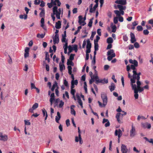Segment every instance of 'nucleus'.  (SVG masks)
<instances>
[{
    "instance_id": "obj_40",
    "label": "nucleus",
    "mask_w": 153,
    "mask_h": 153,
    "mask_svg": "<svg viewBox=\"0 0 153 153\" xmlns=\"http://www.w3.org/2000/svg\"><path fill=\"white\" fill-rule=\"evenodd\" d=\"M134 96L135 98L136 99H137L138 98V96H139L138 94V91H134Z\"/></svg>"
},
{
    "instance_id": "obj_7",
    "label": "nucleus",
    "mask_w": 153,
    "mask_h": 153,
    "mask_svg": "<svg viewBox=\"0 0 153 153\" xmlns=\"http://www.w3.org/2000/svg\"><path fill=\"white\" fill-rule=\"evenodd\" d=\"M8 137L7 135L3 134L0 132V140L5 142L8 140Z\"/></svg>"
},
{
    "instance_id": "obj_2",
    "label": "nucleus",
    "mask_w": 153,
    "mask_h": 153,
    "mask_svg": "<svg viewBox=\"0 0 153 153\" xmlns=\"http://www.w3.org/2000/svg\"><path fill=\"white\" fill-rule=\"evenodd\" d=\"M57 7L56 6L54 7L53 8V12L54 13H56V17L58 19H60V15L61 13V9L60 8L57 10Z\"/></svg>"
},
{
    "instance_id": "obj_62",
    "label": "nucleus",
    "mask_w": 153,
    "mask_h": 153,
    "mask_svg": "<svg viewBox=\"0 0 153 153\" xmlns=\"http://www.w3.org/2000/svg\"><path fill=\"white\" fill-rule=\"evenodd\" d=\"M40 2V1L39 0H35L34 1V4L35 5L39 4Z\"/></svg>"
},
{
    "instance_id": "obj_52",
    "label": "nucleus",
    "mask_w": 153,
    "mask_h": 153,
    "mask_svg": "<svg viewBox=\"0 0 153 153\" xmlns=\"http://www.w3.org/2000/svg\"><path fill=\"white\" fill-rule=\"evenodd\" d=\"M74 54H71L70 56L69 60L71 61H72L74 59Z\"/></svg>"
},
{
    "instance_id": "obj_12",
    "label": "nucleus",
    "mask_w": 153,
    "mask_h": 153,
    "mask_svg": "<svg viewBox=\"0 0 153 153\" xmlns=\"http://www.w3.org/2000/svg\"><path fill=\"white\" fill-rule=\"evenodd\" d=\"M38 104L37 103H35L33 104L32 107V108L29 109V112L33 113V110L37 108L38 107Z\"/></svg>"
},
{
    "instance_id": "obj_22",
    "label": "nucleus",
    "mask_w": 153,
    "mask_h": 153,
    "mask_svg": "<svg viewBox=\"0 0 153 153\" xmlns=\"http://www.w3.org/2000/svg\"><path fill=\"white\" fill-rule=\"evenodd\" d=\"M110 90L111 91H112L114 90L115 88V86L113 83H111V85L109 86L108 87Z\"/></svg>"
},
{
    "instance_id": "obj_5",
    "label": "nucleus",
    "mask_w": 153,
    "mask_h": 153,
    "mask_svg": "<svg viewBox=\"0 0 153 153\" xmlns=\"http://www.w3.org/2000/svg\"><path fill=\"white\" fill-rule=\"evenodd\" d=\"M130 81L131 85V86L132 90H134V91H137V86L135 84H133L135 82V80L132 78H131V79H130Z\"/></svg>"
},
{
    "instance_id": "obj_55",
    "label": "nucleus",
    "mask_w": 153,
    "mask_h": 153,
    "mask_svg": "<svg viewBox=\"0 0 153 153\" xmlns=\"http://www.w3.org/2000/svg\"><path fill=\"white\" fill-rule=\"evenodd\" d=\"M42 110L43 113V116L44 117L46 115V114H47V111H46L45 110V109H42Z\"/></svg>"
},
{
    "instance_id": "obj_13",
    "label": "nucleus",
    "mask_w": 153,
    "mask_h": 153,
    "mask_svg": "<svg viewBox=\"0 0 153 153\" xmlns=\"http://www.w3.org/2000/svg\"><path fill=\"white\" fill-rule=\"evenodd\" d=\"M79 21L78 22L79 25H82V26H84L86 24V23L84 21H82L83 18L82 16H78Z\"/></svg>"
},
{
    "instance_id": "obj_11",
    "label": "nucleus",
    "mask_w": 153,
    "mask_h": 153,
    "mask_svg": "<svg viewBox=\"0 0 153 153\" xmlns=\"http://www.w3.org/2000/svg\"><path fill=\"white\" fill-rule=\"evenodd\" d=\"M141 125L142 127L144 128H147L148 129H149L151 127V124L147 122H146L145 123H141Z\"/></svg>"
},
{
    "instance_id": "obj_28",
    "label": "nucleus",
    "mask_w": 153,
    "mask_h": 153,
    "mask_svg": "<svg viewBox=\"0 0 153 153\" xmlns=\"http://www.w3.org/2000/svg\"><path fill=\"white\" fill-rule=\"evenodd\" d=\"M108 56L107 57V59L108 61H111L112 59L115 57L116 56L115 54H113L112 55H108Z\"/></svg>"
},
{
    "instance_id": "obj_23",
    "label": "nucleus",
    "mask_w": 153,
    "mask_h": 153,
    "mask_svg": "<svg viewBox=\"0 0 153 153\" xmlns=\"http://www.w3.org/2000/svg\"><path fill=\"white\" fill-rule=\"evenodd\" d=\"M61 22L59 21L58 22L56 23L55 27L56 29H59L61 27Z\"/></svg>"
},
{
    "instance_id": "obj_41",
    "label": "nucleus",
    "mask_w": 153,
    "mask_h": 153,
    "mask_svg": "<svg viewBox=\"0 0 153 153\" xmlns=\"http://www.w3.org/2000/svg\"><path fill=\"white\" fill-rule=\"evenodd\" d=\"M84 88L85 89V92L86 93H87V85L86 83L85 82L84 83Z\"/></svg>"
},
{
    "instance_id": "obj_9",
    "label": "nucleus",
    "mask_w": 153,
    "mask_h": 153,
    "mask_svg": "<svg viewBox=\"0 0 153 153\" xmlns=\"http://www.w3.org/2000/svg\"><path fill=\"white\" fill-rule=\"evenodd\" d=\"M120 114V113H117L116 115V118L119 123H122L123 122V117L120 116L119 115Z\"/></svg>"
},
{
    "instance_id": "obj_36",
    "label": "nucleus",
    "mask_w": 153,
    "mask_h": 153,
    "mask_svg": "<svg viewBox=\"0 0 153 153\" xmlns=\"http://www.w3.org/2000/svg\"><path fill=\"white\" fill-rule=\"evenodd\" d=\"M136 80H137L136 82L137 87V88H140V85H141V82L139 81L140 79L138 80V79H136Z\"/></svg>"
},
{
    "instance_id": "obj_8",
    "label": "nucleus",
    "mask_w": 153,
    "mask_h": 153,
    "mask_svg": "<svg viewBox=\"0 0 153 153\" xmlns=\"http://www.w3.org/2000/svg\"><path fill=\"white\" fill-rule=\"evenodd\" d=\"M137 66H135V65H127L126 70L128 72H129L131 69L133 70V71H136V67Z\"/></svg>"
},
{
    "instance_id": "obj_48",
    "label": "nucleus",
    "mask_w": 153,
    "mask_h": 153,
    "mask_svg": "<svg viewBox=\"0 0 153 153\" xmlns=\"http://www.w3.org/2000/svg\"><path fill=\"white\" fill-rule=\"evenodd\" d=\"M116 15L117 16H120V12L118 10H115L114 11Z\"/></svg>"
},
{
    "instance_id": "obj_45",
    "label": "nucleus",
    "mask_w": 153,
    "mask_h": 153,
    "mask_svg": "<svg viewBox=\"0 0 153 153\" xmlns=\"http://www.w3.org/2000/svg\"><path fill=\"white\" fill-rule=\"evenodd\" d=\"M96 33V32H92L91 36L90 37V39L91 40H93L94 35Z\"/></svg>"
},
{
    "instance_id": "obj_19",
    "label": "nucleus",
    "mask_w": 153,
    "mask_h": 153,
    "mask_svg": "<svg viewBox=\"0 0 153 153\" xmlns=\"http://www.w3.org/2000/svg\"><path fill=\"white\" fill-rule=\"evenodd\" d=\"M76 96L78 102V103L81 106V107L82 108V100L81 99L80 97L78 94H76Z\"/></svg>"
},
{
    "instance_id": "obj_1",
    "label": "nucleus",
    "mask_w": 153,
    "mask_h": 153,
    "mask_svg": "<svg viewBox=\"0 0 153 153\" xmlns=\"http://www.w3.org/2000/svg\"><path fill=\"white\" fill-rule=\"evenodd\" d=\"M94 81H95V83L97 84L99 83H102V84L107 83L108 82L107 79L105 78L103 79H100L97 75H93L92 77Z\"/></svg>"
},
{
    "instance_id": "obj_44",
    "label": "nucleus",
    "mask_w": 153,
    "mask_h": 153,
    "mask_svg": "<svg viewBox=\"0 0 153 153\" xmlns=\"http://www.w3.org/2000/svg\"><path fill=\"white\" fill-rule=\"evenodd\" d=\"M140 119H142L143 120L146 119V118L144 116H140V115H138L137 116V120L138 121L140 120Z\"/></svg>"
},
{
    "instance_id": "obj_16",
    "label": "nucleus",
    "mask_w": 153,
    "mask_h": 153,
    "mask_svg": "<svg viewBox=\"0 0 153 153\" xmlns=\"http://www.w3.org/2000/svg\"><path fill=\"white\" fill-rule=\"evenodd\" d=\"M55 100V97L54 93H52L50 95V98L49 101L50 102L51 105H52L53 103V102Z\"/></svg>"
},
{
    "instance_id": "obj_37",
    "label": "nucleus",
    "mask_w": 153,
    "mask_h": 153,
    "mask_svg": "<svg viewBox=\"0 0 153 153\" xmlns=\"http://www.w3.org/2000/svg\"><path fill=\"white\" fill-rule=\"evenodd\" d=\"M67 64V65H70L71 66H73L74 65V63L72 62V61L69 60V59H68Z\"/></svg>"
},
{
    "instance_id": "obj_18",
    "label": "nucleus",
    "mask_w": 153,
    "mask_h": 153,
    "mask_svg": "<svg viewBox=\"0 0 153 153\" xmlns=\"http://www.w3.org/2000/svg\"><path fill=\"white\" fill-rule=\"evenodd\" d=\"M51 1L52 3L54 5H56L57 3L58 6H59L61 4V3L59 1V0H51Z\"/></svg>"
},
{
    "instance_id": "obj_49",
    "label": "nucleus",
    "mask_w": 153,
    "mask_h": 153,
    "mask_svg": "<svg viewBox=\"0 0 153 153\" xmlns=\"http://www.w3.org/2000/svg\"><path fill=\"white\" fill-rule=\"evenodd\" d=\"M45 36V34H37V37L39 38L40 37L41 38H43Z\"/></svg>"
},
{
    "instance_id": "obj_29",
    "label": "nucleus",
    "mask_w": 153,
    "mask_h": 153,
    "mask_svg": "<svg viewBox=\"0 0 153 153\" xmlns=\"http://www.w3.org/2000/svg\"><path fill=\"white\" fill-rule=\"evenodd\" d=\"M60 70L61 71H62L65 69V66L62 63H60L59 64Z\"/></svg>"
},
{
    "instance_id": "obj_32",
    "label": "nucleus",
    "mask_w": 153,
    "mask_h": 153,
    "mask_svg": "<svg viewBox=\"0 0 153 153\" xmlns=\"http://www.w3.org/2000/svg\"><path fill=\"white\" fill-rule=\"evenodd\" d=\"M113 54H115V53L114 52V51L113 49L110 50L108 51L107 53V55H111Z\"/></svg>"
},
{
    "instance_id": "obj_33",
    "label": "nucleus",
    "mask_w": 153,
    "mask_h": 153,
    "mask_svg": "<svg viewBox=\"0 0 153 153\" xmlns=\"http://www.w3.org/2000/svg\"><path fill=\"white\" fill-rule=\"evenodd\" d=\"M56 87H58L57 83L55 82L54 83L52 87L51 88V90L52 91H53L54 90L55 88Z\"/></svg>"
},
{
    "instance_id": "obj_43",
    "label": "nucleus",
    "mask_w": 153,
    "mask_h": 153,
    "mask_svg": "<svg viewBox=\"0 0 153 153\" xmlns=\"http://www.w3.org/2000/svg\"><path fill=\"white\" fill-rule=\"evenodd\" d=\"M94 50L95 51H98V43H94Z\"/></svg>"
},
{
    "instance_id": "obj_47",
    "label": "nucleus",
    "mask_w": 153,
    "mask_h": 153,
    "mask_svg": "<svg viewBox=\"0 0 153 153\" xmlns=\"http://www.w3.org/2000/svg\"><path fill=\"white\" fill-rule=\"evenodd\" d=\"M55 15H56V13H54L53 12V13H51V17L53 22L55 21Z\"/></svg>"
},
{
    "instance_id": "obj_46",
    "label": "nucleus",
    "mask_w": 153,
    "mask_h": 153,
    "mask_svg": "<svg viewBox=\"0 0 153 153\" xmlns=\"http://www.w3.org/2000/svg\"><path fill=\"white\" fill-rule=\"evenodd\" d=\"M73 47V50H74L76 52L78 50V46L77 45H74Z\"/></svg>"
},
{
    "instance_id": "obj_51",
    "label": "nucleus",
    "mask_w": 153,
    "mask_h": 153,
    "mask_svg": "<svg viewBox=\"0 0 153 153\" xmlns=\"http://www.w3.org/2000/svg\"><path fill=\"white\" fill-rule=\"evenodd\" d=\"M100 38L99 36H96V39H95L94 40V43H98V41L100 39Z\"/></svg>"
},
{
    "instance_id": "obj_4",
    "label": "nucleus",
    "mask_w": 153,
    "mask_h": 153,
    "mask_svg": "<svg viewBox=\"0 0 153 153\" xmlns=\"http://www.w3.org/2000/svg\"><path fill=\"white\" fill-rule=\"evenodd\" d=\"M133 74L132 77L133 79L136 80V79H138V80L140 79V75L141 74L140 72L137 73L136 71H132Z\"/></svg>"
},
{
    "instance_id": "obj_14",
    "label": "nucleus",
    "mask_w": 153,
    "mask_h": 153,
    "mask_svg": "<svg viewBox=\"0 0 153 153\" xmlns=\"http://www.w3.org/2000/svg\"><path fill=\"white\" fill-rule=\"evenodd\" d=\"M121 151L122 153H127L128 151L126 146L124 144H122L121 146Z\"/></svg>"
},
{
    "instance_id": "obj_54",
    "label": "nucleus",
    "mask_w": 153,
    "mask_h": 153,
    "mask_svg": "<svg viewBox=\"0 0 153 153\" xmlns=\"http://www.w3.org/2000/svg\"><path fill=\"white\" fill-rule=\"evenodd\" d=\"M73 47L69 45L68 47V50L69 53H71L73 50Z\"/></svg>"
},
{
    "instance_id": "obj_38",
    "label": "nucleus",
    "mask_w": 153,
    "mask_h": 153,
    "mask_svg": "<svg viewBox=\"0 0 153 153\" xmlns=\"http://www.w3.org/2000/svg\"><path fill=\"white\" fill-rule=\"evenodd\" d=\"M94 19V18H92L90 20L89 23L88 24V26L90 27H91L92 25V24L93 23V20Z\"/></svg>"
},
{
    "instance_id": "obj_53",
    "label": "nucleus",
    "mask_w": 153,
    "mask_h": 153,
    "mask_svg": "<svg viewBox=\"0 0 153 153\" xmlns=\"http://www.w3.org/2000/svg\"><path fill=\"white\" fill-rule=\"evenodd\" d=\"M123 40L125 42H126L128 40V38L126 35H125L123 36Z\"/></svg>"
},
{
    "instance_id": "obj_59",
    "label": "nucleus",
    "mask_w": 153,
    "mask_h": 153,
    "mask_svg": "<svg viewBox=\"0 0 153 153\" xmlns=\"http://www.w3.org/2000/svg\"><path fill=\"white\" fill-rule=\"evenodd\" d=\"M149 31L147 30H143V33L145 35H147L149 33Z\"/></svg>"
},
{
    "instance_id": "obj_15",
    "label": "nucleus",
    "mask_w": 153,
    "mask_h": 153,
    "mask_svg": "<svg viewBox=\"0 0 153 153\" xmlns=\"http://www.w3.org/2000/svg\"><path fill=\"white\" fill-rule=\"evenodd\" d=\"M53 42L54 44H58L59 42L58 34H55L53 38Z\"/></svg>"
},
{
    "instance_id": "obj_64",
    "label": "nucleus",
    "mask_w": 153,
    "mask_h": 153,
    "mask_svg": "<svg viewBox=\"0 0 153 153\" xmlns=\"http://www.w3.org/2000/svg\"><path fill=\"white\" fill-rule=\"evenodd\" d=\"M148 22L149 24H151L153 27V19L149 20L148 21Z\"/></svg>"
},
{
    "instance_id": "obj_39",
    "label": "nucleus",
    "mask_w": 153,
    "mask_h": 153,
    "mask_svg": "<svg viewBox=\"0 0 153 153\" xmlns=\"http://www.w3.org/2000/svg\"><path fill=\"white\" fill-rule=\"evenodd\" d=\"M49 55L48 54V53L46 52L45 54V59L46 60H47L48 62H50V59H49Z\"/></svg>"
},
{
    "instance_id": "obj_17",
    "label": "nucleus",
    "mask_w": 153,
    "mask_h": 153,
    "mask_svg": "<svg viewBox=\"0 0 153 153\" xmlns=\"http://www.w3.org/2000/svg\"><path fill=\"white\" fill-rule=\"evenodd\" d=\"M115 3L120 4V5H125L126 4V0H116L115 1Z\"/></svg>"
},
{
    "instance_id": "obj_63",
    "label": "nucleus",
    "mask_w": 153,
    "mask_h": 153,
    "mask_svg": "<svg viewBox=\"0 0 153 153\" xmlns=\"http://www.w3.org/2000/svg\"><path fill=\"white\" fill-rule=\"evenodd\" d=\"M150 57L151 58V59L149 61L150 62L152 63L153 64V54H150Z\"/></svg>"
},
{
    "instance_id": "obj_30",
    "label": "nucleus",
    "mask_w": 153,
    "mask_h": 153,
    "mask_svg": "<svg viewBox=\"0 0 153 153\" xmlns=\"http://www.w3.org/2000/svg\"><path fill=\"white\" fill-rule=\"evenodd\" d=\"M113 40L111 37H109L107 39V42L108 44H111L113 43Z\"/></svg>"
},
{
    "instance_id": "obj_60",
    "label": "nucleus",
    "mask_w": 153,
    "mask_h": 153,
    "mask_svg": "<svg viewBox=\"0 0 153 153\" xmlns=\"http://www.w3.org/2000/svg\"><path fill=\"white\" fill-rule=\"evenodd\" d=\"M24 122L25 125H30V123L28 120L27 121L26 120H24Z\"/></svg>"
},
{
    "instance_id": "obj_42",
    "label": "nucleus",
    "mask_w": 153,
    "mask_h": 153,
    "mask_svg": "<svg viewBox=\"0 0 153 153\" xmlns=\"http://www.w3.org/2000/svg\"><path fill=\"white\" fill-rule=\"evenodd\" d=\"M137 31H142L143 30V27L140 25L138 26L137 27Z\"/></svg>"
},
{
    "instance_id": "obj_57",
    "label": "nucleus",
    "mask_w": 153,
    "mask_h": 153,
    "mask_svg": "<svg viewBox=\"0 0 153 153\" xmlns=\"http://www.w3.org/2000/svg\"><path fill=\"white\" fill-rule=\"evenodd\" d=\"M71 82H73V84H74V85H77L78 83V80L76 79L75 80H72L71 81Z\"/></svg>"
},
{
    "instance_id": "obj_31",
    "label": "nucleus",
    "mask_w": 153,
    "mask_h": 153,
    "mask_svg": "<svg viewBox=\"0 0 153 153\" xmlns=\"http://www.w3.org/2000/svg\"><path fill=\"white\" fill-rule=\"evenodd\" d=\"M64 102L62 100L59 101L58 107L59 108H62L64 105Z\"/></svg>"
},
{
    "instance_id": "obj_27",
    "label": "nucleus",
    "mask_w": 153,
    "mask_h": 153,
    "mask_svg": "<svg viewBox=\"0 0 153 153\" xmlns=\"http://www.w3.org/2000/svg\"><path fill=\"white\" fill-rule=\"evenodd\" d=\"M111 27L112 29V32L115 33L117 30V27L115 25H113V23H112L111 25Z\"/></svg>"
},
{
    "instance_id": "obj_10",
    "label": "nucleus",
    "mask_w": 153,
    "mask_h": 153,
    "mask_svg": "<svg viewBox=\"0 0 153 153\" xmlns=\"http://www.w3.org/2000/svg\"><path fill=\"white\" fill-rule=\"evenodd\" d=\"M114 134L115 136H117L119 139L122 135V131L120 129H116L115 131Z\"/></svg>"
},
{
    "instance_id": "obj_58",
    "label": "nucleus",
    "mask_w": 153,
    "mask_h": 153,
    "mask_svg": "<svg viewBox=\"0 0 153 153\" xmlns=\"http://www.w3.org/2000/svg\"><path fill=\"white\" fill-rule=\"evenodd\" d=\"M71 114H73L74 116L76 115V112L74 109H71Z\"/></svg>"
},
{
    "instance_id": "obj_26",
    "label": "nucleus",
    "mask_w": 153,
    "mask_h": 153,
    "mask_svg": "<svg viewBox=\"0 0 153 153\" xmlns=\"http://www.w3.org/2000/svg\"><path fill=\"white\" fill-rule=\"evenodd\" d=\"M41 26L44 29L46 30V28L44 26V23L45 22V20L44 18H42L41 20Z\"/></svg>"
},
{
    "instance_id": "obj_61",
    "label": "nucleus",
    "mask_w": 153,
    "mask_h": 153,
    "mask_svg": "<svg viewBox=\"0 0 153 153\" xmlns=\"http://www.w3.org/2000/svg\"><path fill=\"white\" fill-rule=\"evenodd\" d=\"M64 85L67 87L68 86V82L66 79H65L64 81Z\"/></svg>"
},
{
    "instance_id": "obj_3",
    "label": "nucleus",
    "mask_w": 153,
    "mask_h": 153,
    "mask_svg": "<svg viewBox=\"0 0 153 153\" xmlns=\"http://www.w3.org/2000/svg\"><path fill=\"white\" fill-rule=\"evenodd\" d=\"M101 96L104 106H106L108 102V97L106 94L105 93L102 92L101 94Z\"/></svg>"
},
{
    "instance_id": "obj_25",
    "label": "nucleus",
    "mask_w": 153,
    "mask_h": 153,
    "mask_svg": "<svg viewBox=\"0 0 153 153\" xmlns=\"http://www.w3.org/2000/svg\"><path fill=\"white\" fill-rule=\"evenodd\" d=\"M87 42L86 48L91 49V44L89 39H87Z\"/></svg>"
},
{
    "instance_id": "obj_20",
    "label": "nucleus",
    "mask_w": 153,
    "mask_h": 153,
    "mask_svg": "<svg viewBox=\"0 0 153 153\" xmlns=\"http://www.w3.org/2000/svg\"><path fill=\"white\" fill-rule=\"evenodd\" d=\"M57 116L55 117V121L57 123H59V120H60L61 118V115L60 113L58 111L57 112Z\"/></svg>"
},
{
    "instance_id": "obj_34",
    "label": "nucleus",
    "mask_w": 153,
    "mask_h": 153,
    "mask_svg": "<svg viewBox=\"0 0 153 153\" xmlns=\"http://www.w3.org/2000/svg\"><path fill=\"white\" fill-rule=\"evenodd\" d=\"M19 18L21 19H26L27 18V14L26 15H20L19 16Z\"/></svg>"
},
{
    "instance_id": "obj_56",
    "label": "nucleus",
    "mask_w": 153,
    "mask_h": 153,
    "mask_svg": "<svg viewBox=\"0 0 153 153\" xmlns=\"http://www.w3.org/2000/svg\"><path fill=\"white\" fill-rule=\"evenodd\" d=\"M134 47L136 48H138L140 47V45L138 43L135 42L134 44Z\"/></svg>"
},
{
    "instance_id": "obj_35",
    "label": "nucleus",
    "mask_w": 153,
    "mask_h": 153,
    "mask_svg": "<svg viewBox=\"0 0 153 153\" xmlns=\"http://www.w3.org/2000/svg\"><path fill=\"white\" fill-rule=\"evenodd\" d=\"M45 14V11L44 9H42V11L40 13L39 15L41 17H42L44 16Z\"/></svg>"
},
{
    "instance_id": "obj_50",
    "label": "nucleus",
    "mask_w": 153,
    "mask_h": 153,
    "mask_svg": "<svg viewBox=\"0 0 153 153\" xmlns=\"http://www.w3.org/2000/svg\"><path fill=\"white\" fill-rule=\"evenodd\" d=\"M137 90L138 91V92H141L144 90L143 88L140 87V88H137Z\"/></svg>"
},
{
    "instance_id": "obj_24",
    "label": "nucleus",
    "mask_w": 153,
    "mask_h": 153,
    "mask_svg": "<svg viewBox=\"0 0 153 153\" xmlns=\"http://www.w3.org/2000/svg\"><path fill=\"white\" fill-rule=\"evenodd\" d=\"M117 7L120 10H125L126 8V7L125 6H123L120 4L117 5Z\"/></svg>"
},
{
    "instance_id": "obj_6",
    "label": "nucleus",
    "mask_w": 153,
    "mask_h": 153,
    "mask_svg": "<svg viewBox=\"0 0 153 153\" xmlns=\"http://www.w3.org/2000/svg\"><path fill=\"white\" fill-rule=\"evenodd\" d=\"M131 128L130 130V136L131 137H134L136 135V132L135 128L133 124L131 126Z\"/></svg>"
},
{
    "instance_id": "obj_21",
    "label": "nucleus",
    "mask_w": 153,
    "mask_h": 153,
    "mask_svg": "<svg viewBox=\"0 0 153 153\" xmlns=\"http://www.w3.org/2000/svg\"><path fill=\"white\" fill-rule=\"evenodd\" d=\"M129 62L130 63L132 64V65H135V66H138V62L136 60H133L132 59H130Z\"/></svg>"
}]
</instances>
